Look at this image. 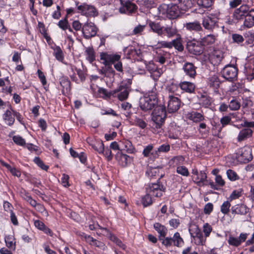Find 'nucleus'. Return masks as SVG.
Returning <instances> with one entry per match:
<instances>
[{
  "mask_svg": "<svg viewBox=\"0 0 254 254\" xmlns=\"http://www.w3.org/2000/svg\"><path fill=\"white\" fill-rule=\"evenodd\" d=\"M158 10L160 15L166 16L169 19L177 18L180 13L177 3H163L158 7Z\"/></svg>",
  "mask_w": 254,
  "mask_h": 254,
  "instance_id": "f257e3e1",
  "label": "nucleus"
},
{
  "mask_svg": "<svg viewBox=\"0 0 254 254\" xmlns=\"http://www.w3.org/2000/svg\"><path fill=\"white\" fill-rule=\"evenodd\" d=\"M158 101L156 94L151 93L145 95L139 99V107L144 112L150 111L158 105Z\"/></svg>",
  "mask_w": 254,
  "mask_h": 254,
  "instance_id": "f03ea898",
  "label": "nucleus"
},
{
  "mask_svg": "<svg viewBox=\"0 0 254 254\" xmlns=\"http://www.w3.org/2000/svg\"><path fill=\"white\" fill-rule=\"evenodd\" d=\"M102 63L106 66L105 71L112 75H115V71L112 67V63L121 59V57L118 54H109L107 52H102L100 55Z\"/></svg>",
  "mask_w": 254,
  "mask_h": 254,
  "instance_id": "7ed1b4c3",
  "label": "nucleus"
},
{
  "mask_svg": "<svg viewBox=\"0 0 254 254\" xmlns=\"http://www.w3.org/2000/svg\"><path fill=\"white\" fill-rule=\"evenodd\" d=\"M152 120L156 124V127L160 126L164 123L166 118V108L164 106H156L152 112Z\"/></svg>",
  "mask_w": 254,
  "mask_h": 254,
  "instance_id": "20e7f679",
  "label": "nucleus"
},
{
  "mask_svg": "<svg viewBox=\"0 0 254 254\" xmlns=\"http://www.w3.org/2000/svg\"><path fill=\"white\" fill-rule=\"evenodd\" d=\"M238 68L232 64L225 65L221 71L222 76L226 80L234 82L237 79Z\"/></svg>",
  "mask_w": 254,
  "mask_h": 254,
  "instance_id": "39448f33",
  "label": "nucleus"
},
{
  "mask_svg": "<svg viewBox=\"0 0 254 254\" xmlns=\"http://www.w3.org/2000/svg\"><path fill=\"white\" fill-rule=\"evenodd\" d=\"M162 242V244L166 246L167 248L172 246L173 245L174 246L179 247L184 244V240L181 237L180 233L176 232L174 234L173 237H160L159 239Z\"/></svg>",
  "mask_w": 254,
  "mask_h": 254,
  "instance_id": "423d86ee",
  "label": "nucleus"
},
{
  "mask_svg": "<svg viewBox=\"0 0 254 254\" xmlns=\"http://www.w3.org/2000/svg\"><path fill=\"white\" fill-rule=\"evenodd\" d=\"M187 49L189 52L195 55H200L204 49V47L201 41L195 39L187 42Z\"/></svg>",
  "mask_w": 254,
  "mask_h": 254,
  "instance_id": "0eeeda50",
  "label": "nucleus"
},
{
  "mask_svg": "<svg viewBox=\"0 0 254 254\" xmlns=\"http://www.w3.org/2000/svg\"><path fill=\"white\" fill-rule=\"evenodd\" d=\"M133 0H120L121 6L119 11L122 14L130 15L134 13L137 9V5L132 2Z\"/></svg>",
  "mask_w": 254,
  "mask_h": 254,
  "instance_id": "6e6552de",
  "label": "nucleus"
},
{
  "mask_svg": "<svg viewBox=\"0 0 254 254\" xmlns=\"http://www.w3.org/2000/svg\"><path fill=\"white\" fill-rule=\"evenodd\" d=\"M98 28L94 23L87 22L82 25V32L83 37L89 39L95 37L97 32Z\"/></svg>",
  "mask_w": 254,
  "mask_h": 254,
  "instance_id": "1a4fd4ad",
  "label": "nucleus"
},
{
  "mask_svg": "<svg viewBox=\"0 0 254 254\" xmlns=\"http://www.w3.org/2000/svg\"><path fill=\"white\" fill-rule=\"evenodd\" d=\"M164 186L158 180L156 183L149 184L146 188V192L152 195V196L160 197L165 191Z\"/></svg>",
  "mask_w": 254,
  "mask_h": 254,
  "instance_id": "9d476101",
  "label": "nucleus"
},
{
  "mask_svg": "<svg viewBox=\"0 0 254 254\" xmlns=\"http://www.w3.org/2000/svg\"><path fill=\"white\" fill-rule=\"evenodd\" d=\"M236 158L240 163H247L253 159L252 151L249 148H240L236 154Z\"/></svg>",
  "mask_w": 254,
  "mask_h": 254,
  "instance_id": "9b49d317",
  "label": "nucleus"
},
{
  "mask_svg": "<svg viewBox=\"0 0 254 254\" xmlns=\"http://www.w3.org/2000/svg\"><path fill=\"white\" fill-rule=\"evenodd\" d=\"M77 9L79 13L86 16L95 17L98 14L97 9L94 6L86 3L78 5Z\"/></svg>",
  "mask_w": 254,
  "mask_h": 254,
  "instance_id": "f8f14e48",
  "label": "nucleus"
},
{
  "mask_svg": "<svg viewBox=\"0 0 254 254\" xmlns=\"http://www.w3.org/2000/svg\"><path fill=\"white\" fill-rule=\"evenodd\" d=\"M250 7L246 4L242 5L239 8L235 9L233 13V19L236 22L245 19L249 12Z\"/></svg>",
  "mask_w": 254,
  "mask_h": 254,
  "instance_id": "ddd939ff",
  "label": "nucleus"
},
{
  "mask_svg": "<svg viewBox=\"0 0 254 254\" xmlns=\"http://www.w3.org/2000/svg\"><path fill=\"white\" fill-rule=\"evenodd\" d=\"M181 104V101L179 98L173 95H169L167 108L170 113L177 111L180 108Z\"/></svg>",
  "mask_w": 254,
  "mask_h": 254,
  "instance_id": "4468645a",
  "label": "nucleus"
},
{
  "mask_svg": "<svg viewBox=\"0 0 254 254\" xmlns=\"http://www.w3.org/2000/svg\"><path fill=\"white\" fill-rule=\"evenodd\" d=\"M217 22V18L213 16H206L202 18V25L208 30H212L214 29Z\"/></svg>",
  "mask_w": 254,
  "mask_h": 254,
  "instance_id": "2eb2a0df",
  "label": "nucleus"
},
{
  "mask_svg": "<svg viewBox=\"0 0 254 254\" xmlns=\"http://www.w3.org/2000/svg\"><path fill=\"white\" fill-rule=\"evenodd\" d=\"M191 173L194 176H193V179H194V182L197 184L198 186H202L205 185L204 182L206 181L207 175L206 174L202 171L198 172L196 169H193L192 170Z\"/></svg>",
  "mask_w": 254,
  "mask_h": 254,
  "instance_id": "dca6fc26",
  "label": "nucleus"
},
{
  "mask_svg": "<svg viewBox=\"0 0 254 254\" xmlns=\"http://www.w3.org/2000/svg\"><path fill=\"white\" fill-rule=\"evenodd\" d=\"M129 94L128 89L127 87L121 85L114 90V97H117L120 101L126 100Z\"/></svg>",
  "mask_w": 254,
  "mask_h": 254,
  "instance_id": "f3484780",
  "label": "nucleus"
},
{
  "mask_svg": "<svg viewBox=\"0 0 254 254\" xmlns=\"http://www.w3.org/2000/svg\"><path fill=\"white\" fill-rule=\"evenodd\" d=\"M186 118L195 123L202 122L205 120V117L202 113L194 111L187 113Z\"/></svg>",
  "mask_w": 254,
  "mask_h": 254,
  "instance_id": "a211bd4d",
  "label": "nucleus"
},
{
  "mask_svg": "<svg viewBox=\"0 0 254 254\" xmlns=\"http://www.w3.org/2000/svg\"><path fill=\"white\" fill-rule=\"evenodd\" d=\"M231 210L232 214L244 215L249 212V208L246 205L240 203L232 206Z\"/></svg>",
  "mask_w": 254,
  "mask_h": 254,
  "instance_id": "6ab92c4d",
  "label": "nucleus"
},
{
  "mask_svg": "<svg viewBox=\"0 0 254 254\" xmlns=\"http://www.w3.org/2000/svg\"><path fill=\"white\" fill-rule=\"evenodd\" d=\"M197 67L191 63H186L183 65V69L187 76L194 78L196 75Z\"/></svg>",
  "mask_w": 254,
  "mask_h": 254,
  "instance_id": "aec40b11",
  "label": "nucleus"
},
{
  "mask_svg": "<svg viewBox=\"0 0 254 254\" xmlns=\"http://www.w3.org/2000/svg\"><path fill=\"white\" fill-rule=\"evenodd\" d=\"M180 88L184 92L189 94L194 93L195 90V84L189 81H181L179 83Z\"/></svg>",
  "mask_w": 254,
  "mask_h": 254,
  "instance_id": "412c9836",
  "label": "nucleus"
},
{
  "mask_svg": "<svg viewBox=\"0 0 254 254\" xmlns=\"http://www.w3.org/2000/svg\"><path fill=\"white\" fill-rule=\"evenodd\" d=\"M221 81L217 75L214 74L207 78V84L212 88L215 92L217 91L220 87Z\"/></svg>",
  "mask_w": 254,
  "mask_h": 254,
  "instance_id": "4be33fe9",
  "label": "nucleus"
},
{
  "mask_svg": "<svg viewBox=\"0 0 254 254\" xmlns=\"http://www.w3.org/2000/svg\"><path fill=\"white\" fill-rule=\"evenodd\" d=\"M243 26L247 28H252L254 26V8L249 9L245 18Z\"/></svg>",
  "mask_w": 254,
  "mask_h": 254,
  "instance_id": "5701e85b",
  "label": "nucleus"
},
{
  "mask_svg": "<svg viewBox=\"0 0 254 254\" xmlns=\"http://www.w3.org/2000/svg\"><path fill=\"white\" fill-rule=\"evenodd\" d=\"M83 236L86 241L87 243H88L90 245L99 248L101 249H104L105 245L103 242L94 239L92 237L90 236V235L84 234Z\"/></svg>",
  "mask_w": 254,
  "mask_h": 254,
  "instance_id": "b1692460",
  "label": "nucleus"
},
{
  "mask_svg": "<svg viewBox=\"0 0 254 254\" xmlns=\"http://www.w3.org/2000/svg\"><path fill=\"white\" fill-rule=\"evenodd\" d=\"M115 158L123 166H127V163L131 161V158L128 155L123 154L121 151H119L116 154Z\"/></svg>",
  "mask_w": 254,
  "mask_h": 254,
  "instance_id": "393cba45",
  "label": "nucleus"
},
{
  "mask_svg": "<svg viewBox=\"0 0 254 254\" xmlns=\"http://www.w3.org/2000/svg\"><path fill=\"white\" fill-rule=\"evenodd\" d=\"M35 226L39 230L43 231L45 234L53 236V233L52 231L47 227L44 223L39 220H36L34 221Z\"/></svg>",
  "mask_w": 254,
  "mask_h": 254,
  "instance_id": "a878e982",
  "label": "nucleus"
},
{
  "mask_svg": "<svg viewBox=\"0 0 254 254\" xmlns=\"http://www.w3.org/2000/svg\"><path fill=\"white\" fill-rule=\"evenodd\" d=\"M151 30L158 36H162L163 35V26H161L159 23L150 21L148 23Z\"/></svg>",
  "mask_w": 254,
  "mask_h": 254,
  "instance_id": "bb28decb",
  "label": "nucleus"
},
{
  "mask_svg": "<svg viewBox=\"0 0 254 254\" xmlns=\"http://www.w3.org/2000/svg\"><path fill=\"white\" fill-rule=\"evenodd\" d=\"M12 110V109H11V110H7L2 116L3 120L9 126H12L15 121L13 113Z\"/></svg>",
  "mask_w": 254,
  "mask_h": 254,
  "instance_id": "cd10ccee",
  "label": "nucleus"
},
{
  "mask_svg": "<svg viewBox=\"0 0 254 254\" xmlns=\"http://www.w3.org/2000/svg\"><path fill=\"white\" fill-rule=\"evenodd\" d=\"M253 131L249 128H244L241 130L238 136L237 139L239 142H241L252 135Z\"/></svg>",
  "mask_w": 254,
  "mask_h": 254,
  "instance_id": "c85d7f7f",
  "label": "nucleus"
},
{
  "mask_svg": "<svg viewBox=\"0 0 254 254\" xmlns=\"http://www.w3.org/2000/svg\"><path fill=\"white\" fill-rule=\"evenodd\" d=\"M185 27L190 31H199L202 30L200 23L197 21L187 23Z\"/></svg>",
  "mask_w": 254,
  "mask_h": 254,
  "instance_id": "c756f323",
  "label": "nucleus"
},
{
  "mask_svg": "<svg viewBox=\"0 0 254 254\" xmlns=\"http://www.w3.org/2000/svg\"><path fill=\"white\" fill-rule=\"evenodd\" d=\"M154 228L159 234V239L160 237H165L167 233V229L164 225L159 223H155L154 224Z\"/></svg>",
  "mask_w": 254,
  "mask_h": 254,
  "instance_id": "7c9ffc66",
  "label": "nucleus"
},
{
  "mask_svg": "<svg viewBox=\"0 0 254 254\" xmlns=\"http://www.w3.org/2000/svg\"><path fill=\"white\" fill-rule=\"evenodd\" d=\"M170 150V146L169 144H163L160 146L156 150L153 151L152 154L155 157H158L159 156V153H166L169 151Z\"/></svg>",
  "mask_w": 254,
  "mask_h": 254,
  "instance_id": "2f4dec72",
  "label": "nucleus"
},
{
  "mask_svg": "<svg viewBox=\"0 0 254 254\" xmlns=\"http://www.w3.org/2000/svg\"><path fill=\"white\" fill-rule=\"evenodd\" d=\"M165 32L167 37L170 38L177 34L178 30L175 27L171 26H167L163 27V33Z\"/></svg>",
  "mask_w": 254,
  "mask_h": 254,
  "instance_id": "473e14b6",
  "label": "nucleus"
},
{
  "mask_svg": "<svg viewBox=\"0 0 254 254\" xmlns=\"http://www.w3.org/2000/svg\"><path fill=\"white\" fill-rule=\"evenodd\" d=\"M173 47L179 52H182L184 50V46L180 36L171 41V48Z\"/></svg>",
  "mask_w": 254,
  "mask_h": 254,
  "instance_id": "72a5a7b5",
  "label": "nucleus"
},
{
  "mask_svg": "<svg viewBox=\"0 0 254 254\" xmlns=\"http://www.w3.org/2000/svg\"><path fill=\"white\" fill-rule=\"evenodd\" d=\"M216 37L212 34H209L201 39V41L204 46L213 44L215 43Z\"/></svg>",
  "mask_w": 254,
  "mask_h": 254,
  "instance_id": "f704fd0d",
  "label": "nucleus"
},
{
  "mask_svg": "<svg viewBox=\"0 0 254 254\" xmlns=\"http://www.w3.org/2000/svg\"><path fill=\"white\" fill-rule=\"evenodd\" d=\"M121 150H125L130 153L132 151L133 148L130 141L126 140L120 143Z\"/></svg>",
  "mask_w": 254,
  "mask_h": 254,
  "instance_id": "c9c22d12",
  "label": "nucleus"
},
{
  "mask_svg": "<svg viewBox=\"0 0 254 254\" xmlns=\"http://www.w3.org/2000/svg\"><path fill=\"white\" fill-rule=\"evenodd\" d=\"M61 85L66 91L70 89V82L67 76H63L59 79Z\"/></svg>",
  "mask_w": 254,
  "mask_h": 254,
  "instance_id": "e433bc0d",
  "label": "nucleus"
},
{
  "mask_svg": "<svg viewBox=\"0 0 254 254\" xmlns=\"http://www.w3.org/2000/svg\"><path fill=\"white\" fill-rule=\"evenodd\" d=\"M133 125L144 129L146 127L147 124L142 119L139 118L136 116H133L132 118Z\"/></svg>",
  "mask_w": 254,
  "mask_h": 254,
  "instance_id": "4c0bfd02",
  "label": "nucleus"
},
{
  "mask_svg": "<svg viewBox=\"0 0 254 254\" xmlns=\"http://www.w3.org/2000/svg\"><path fill=\"white\" fill-rule=\"evenodd\" d=\"M137 3L141 7L147 9L151 8L154 4L152 0H141L138 1Z\"/></svg>",
  "mask_w": 254,
  "mask_h": 254,
  "instance_id": "58836bf2",
  "label": "nucleus"
},
{
  "mask_svg": "<svg viewBox=\"0 0 254 254\" xmlns=\"http://www.w3.org/2000/svg\"><path fill=\"white\" fill-rule=\"evenodd\" d=\"M92 147L99 154L104 153V145L103 141H99L91 144Z\"/></svg>",
  "mask_w": 254,
  "mask_h": 254,
  "instance_id": "ea45409f",
  "label": "nucleus"
},
{
  "mask_svg": "<svg viewBox=\"0 0 254 254\" xmlns=\"http://www.w3.org/2000/svg\"><path fill=\"white\" fill-rule=\"evenodd\" d=\"M5 242L6 246L9 249L14 250L15 249V242L13 237L11 235H8L5 237Z\"/></svg>",
  "mask_w": 254,
  "mask_h": 254,
  "instance_id": "a19ab883",
  "label": "nucleus"
},
{
  "mask_svg": "<svg viewBox=\"0 0 254 254\" xmlns=\"http://www.w3.org/2000/svg\"><path fill=\"white\" fill-rule=\"evenodd\" d=\"M85 53L87 55V59L90 62L92 63L95 60V52L92 48L88 47L86 49Z\"/></svg>",
  "mask_w": 254,
  "mask_h": 254,
  "instance_id": "79ce46f5",
  "label": "nucleus"
},
{
  "mask_svg": "<svg viewBox=\"0 0 254 254\" xmlns=\"http://www.w3.org/2000/svg\"><path fill=\"white\" fill-rule=\"evenodd\" d=\"M197 4L203 8L210 7L213 3V0H196Z\"/></svg>",
  "mask_w": 254,
  "mask_h": 254,
  "instance_id": "37998d69",
  "label": "nucleus"
},
{
  "mask_svg": "<svg viewBox=\"0 0 254 254\" xmlns=\"http://www.w3.org/2000/svg\"><path fill=\"white\" fill-rule=\"evenodd\" d=\"M54 50V54L56 59L59 61H62L64 60V57L61 48L59 46H56Z\"/></svg>",
  "mask_w": 254,
  "mask_h": 254,
  "instance_id": "c03bdc74",
  "label": "nucleus"
},
{
  "mask_svg": "<svg viewBox=\"0 0 254 254\" xmlns=\"http://www.w3.org/2000/svg\"><path fill=\"white\" fill-rule=\"evenodd\" d=\"M23 198L25 200H26L27 202H28L31 206L33 207H35L37 205L42 207V206L40 204H37V202L35 200L33 199L32 197L28 193H25Z\"/></svg>",
  "mask_w": 254,
  "mask_h": 254,
  "instance_id": "a18cd8bd",
  "label": "nucleus"
},
{
  "mask_svg": "<svg viewBox=\"0 0 254 254\" xmlns=\"http://www.w3.org/2000/svg\"><path fill=\"white\" fill-rule=\"evenodd\" d=\"M151 196H152V195L147 192L146 194L142 198V203L144 207L148 206L152 204Z\"/></svg>",
  "mask_w": 254,
  "mask_h": 254,
  "instance_id": "49530a36",
  "label": "nucleus"
},
{
  "mask_svg": "<svg viewBox=\"0 0 254 254\" xmlns=\"http://www.w3.org/2000/svg\"><path fill=\"white\" fill-rule=\"evenodd\" d=\"M231 203L229 201H224L221 206V212L226 215L228 214L230 211Z\"/></svg>",
  "mask_w": 254,
  "mask_h": 254,
  "instance_id": "de8ad7c7",
  "label": "nucleus"
},
{
  "mask_svg": "<svg viewBox=\"0 0 254 254\" xmlns=\"http://www.w3.org/2000/svg\"><path fill=\"white\" fill-rule=\"evenodd\" d=\"M176 172L177 173L185 177L189 175V172L187 168L184 166H179L177 167Z\"/></svg>",
  "mask_w": 254,
  "mask_h": 254,
  "instance_id": "09e8293b",
  "label": "nucleus"
},
{
  "mask_svg": "<svg viewBox=\"0 0 254 254\" xmlns=\"http://www.w3.org/2000/svg\"><path fill=\"white\" fill-rule=\"evenodd\" d=\"M194 237L198 239V241L197 242L198 245H203L204 241L203 239V234L200 230L197 228Z\"/></svg>",
  "mask_w": 254,
  "mask_h": 254,
  "instance_id": "8fccbe9b",
  "label": "nucleus"
},
{
  "mask_svg": "<svg viewBox=\"0 0 254 254\" xmlns=\"http://www.w3.org/2000/svg\"><path fill=\"white\" fill-rule=\"evenodd\" d=\"M240 107V103L235 99L232 100L229 104V108L232 111L238 110Z\"/></svg>",
  "mask_w": 254,
  "mask_h": 254,
  "instance_id": "3c124183",
  "label": "nucleus"
},
{
  "mask_svg": "<svg viewBox=\"0 0 254 254\" xmlns=\"http://www.w3.org/2000/svg\"><path fill=\"white\" fill-rule=\"evenodd\" d=\"M227 175L228 179L233 181L237 180L239 178L237 173L231 169H229L227 171Z\"/></svg>",
  "mask_w": 254,
  "mask_h": 254,
  "instance_id": "603ef678",
  "label": "nucleus"
},
{
  "mask_svg": "<svg viewBox=\"0 0 254 254\" xmlns=\"http://www.w3.org/2000/svg\"><path fill=\"white\" fill-rule=\"evenodd\" d=\"M232 38L233 42L237 44H240L242 43L244 41V38L243 37L238 34H233L232 35Z\"/></svg>",
  "mask_w": 254,
  "mask_h": 254,
  "instance_id": "864d4df0",
  "label": "nucleus"
},
{
  "mask_svg": "<svg viewBox=\"0 0 254 254\" xmlns=\"http://www.w3.org/2000/svg\"><path fill=\"white\" fill-rule=\"evenodd\" d=\"M34 162L42 169L47 171L49 167L44 163L43 161L38 157H36L34 159Z\"/></svg>",
  "mask_w": 254,
  "mask_h": 254,
  "instance_id": "5fc2aeb1",
  "label": "nucleus"
},
{
  "mask_svg": "<svg viewBox=\"0 0 254 254\" xmlns=\"http://www.w3.org/2000/svg\"><path fill=\"white\" fill-rule=\"evenodd\" d=\"M228 244L230 245L238 247L241 245L240 241L238 238H235L230 236L228 240Z\"/></svg>",
  "mask_w": 254,
  "mask_h": 254,
  "instance_id": "6e6d98bb",
  "label": "nucleus"
},
{
  "mask_svg": "<svg viewBox=\"0 0 254 254\" xmlns=\"http://www.w3.org/2000/svg\"><path fill=\"white\" fill-rule=\"evenodd\" d=\"M12 140L16 144L23 146L25 144V140L19 135H15L13 136Z\"/></svg>",
  "mask_w": 254,
  "mask_h": 254,
  "instance_id": "4d7b16f0",
  "label": "nucleus"
},
{
  "mask_svg": "<svg viewBox=\"0 0 254 254\" xmlns=\"http://www.w3.org/2000/svg\"><path fill=\"white\" fill-rule=\"evenodd\" d=\"M98 92L100 94H102L105 97L110 98L111 96H114V90L110 92H108L106 89L103 88H100L98 89Z\"/></svg>",
  "mask_w": 254,
  "mask_h": 254,
  "instance_id": "13d9d810",
  "label": "nucleus"
},
{
  "mask_svg": "<svg viewBox=\"0 0 254 254\" xmlns=\"http://www.w3.org/2000/svg\"><path fill=\"white\" fill-rule=\"evenodd\" d=\"M146 174L149 177L159 176V170L156 168H150L147 170Z\"/></svg>",
  "mask_w": 254,
  "mask_h": 254,
  "instance_id": "bf43d9fd",
  "label": "nucleus"
},
{
  "mask_svg": "<svg viewBox=\"0 0 254 254\" xmlns=\"http://www.w3.org/2000/svg\"><path fill=\"white\" fill-rule=\"evenodd\" d=\"M180 88L179 83H172L169 86H168L167 89L170 93H177V91Z\"/></svg>",
  "mask_w": 254,
  "mask_h": 254,
  "instance_id": "052dcab7",
  "label": "nucleus"
},
{
  "mask_svg": "<svg viewBox=\"0 0 254 254\" xmlns=\"http://www.w3.org/2000/svg\"><path fill=\"white\" fill-rule=\"evenodd\" d=\"M111 240L116 243L117 245H118L120 248H122L123 250H125L126 248V246L125 245H124L122 242L118 239L117 237L115 236H112L111 237Z\"/></svg>",
  "mask_w": 254,
  "mask_h": 254,
  "instance_id": "680f3d73",
  "label": "nucleus"
},
{
  "mask_svg": "<svg viewBox=\"0 0 254 254\" xmlns=\"http://www.w3.org/2000/svg\"><path fill=\"white\" fill-rule=\"evenodd\" d=\"M121 59H119L118 61H116L112 64H114V68L115 69L119 72H123V64L120 61Z\"/></svg>",
  "mask_w": 254,
  "mask_h": 254,
  "instance_id": "e2e57ef3",
  "label": "nucleus"
},
{
  "mask_svg": "<svg viewBox=\"0 0 254 254\" xmlns=\"http://www.w3.org/2000/svg\"><path fill=\"white\" fill-rule=\"evenodd\" d=\"M69 25L67 19L65 18L64 20H61L58 23V26L63 30H66Z\"/></svg>",
  "mask_w": 254,
  "mask_h": 254,
  "instance_id": "0e129e2a",
  "label": "nucleus"
},
{
  "mask_svg": "<svg viewBox=\"0 0 254 254\" xmlns=\"http://www.w3.org/2000/svg\"><path fill=\"white\" fill-rule=\"evenodd\" d=\"M102 154L104 155V156L107 159L108 161L111 160L113 158L112 151L111 149L108 147H104V153Z\"/></svg>",
  "mask_w": 254,
  "mask_h": 254,
  "instance_id": "69168bd1",
  "label": "nucleus"
},
{
  "mask_svg": "<svg viewBox=\"0 0 254 254\" xmlns=\"http://www.w3.org/2000/svg\"><path fill=\"white\" fill-rule=\"evenodd\" d=\"M213 209V205L212 203L209 202L205 205L204 208V213L205 214H210Z\"/></svg>",
  "mask_w": 254,
  "mask_h": 254,
  "instance_id": "338daca9",
  "label": "nucleus"
},
{
  "mask_svg": "<svg viewBox=\"0 0 254 254\" xmlns=\"http://www.w3.org/2000/svg\"><path fill=\"white\" fill-rule=\"evenodd\" d=\"M200 102L202 106L205 107H207L211 104V101L209 98L204 96L201 97Z\"/></svg>",
  "mask_w": 254,
  "mask_h": 254,
  "instance_id": "774afa93",
  "label": "nucleus"
}]
</instances>
